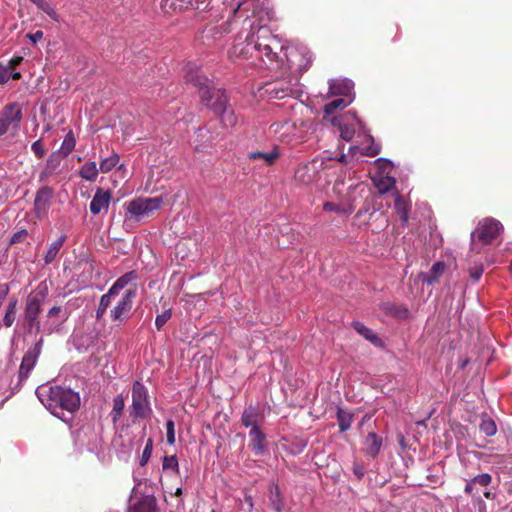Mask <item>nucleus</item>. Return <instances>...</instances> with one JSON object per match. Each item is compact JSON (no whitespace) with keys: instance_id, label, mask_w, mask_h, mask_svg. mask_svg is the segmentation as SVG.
Segmentation results:
<instances>
[{"instance_id":"f03ea898","label":"nucleus","mask_w":512,"mask_h":512,"mask_svg":"<svg viewBox=\"0 0 512 512\" xmlns=\"http://www.w3.org/2000/svg\"><path fill=\"white\" fill-rule=\"evenodd\" d=\"M184 78L187 83H191L198 88L201 102L220 117L224 127H233L237 124V116L228 105L225 92L221 89H215L210 80L201 74L197 65L188 63L184 68Z\"/></svg>"},{"instance_id":"a19ab883","label":"nucleus","mask_w":512,"mask_h":512,"mask_svg":"<svg viewBox=\"0 0 512 512\" xmlns=\"http://www.w3.org/2000/svg\"><path fill=\"white\" fill-rule=\"evenodd\" d=\"M33 4H35L41 11L46 13L51 19L54 21H58V14L56 13L55 9L52 5H50L45 0H30Z\"/></svg>"},{"instance_id":"37998d69","label":"nucleus","mask_w":512,"mask_h":512,"mask_svg":"<svg viewBox=\"0 0 512 512\" xmlns=\"http://www.w3.org/2000/svg\"><path fill=\"white\" fill-rule=\"evenodd\" d=\"M162 468L164 471L179 473V463L176 455L164 456L162 460Z\"/></svg>"},{"instance_id":"5701e85b","label":"nucleus","mask_w":512,"mask_h":512,"mask_svg":"<svg viewBox=\"0 0 512 512\" xmlns=\"http://www.w3.org/2000/svg\"><path fill=\"white\" fill-rule=\"evenodd\" d=\"M279 156L280 151L277 147H273L270 151L266 152L256 151L248 153V158L250 160H260L266 165L274 164Z\"/></svg>"},{"instance_id":"79ce46f5","label":"nucleus","mask_w":512,"mask_h":512,"mask_svg":"<svg viewBox=\"0 0 512 512\" xmlns=\"http://www.w3.org/2000/svg\"><path fill=\"white\" fill-rule=\"evenodd\" d=\"M114 300L115 299L112 296H110L108 293H105L100 297L99 305L96 310V318L97 319H101L104 316L107 308L111 305V303Z\"/></svg>"},{"instance_id":"aec40b11","label":"nucleus","mask_w":512,"mask_h":512,"mask_svg":"<svg viewBox=\"0 0 512 512\" xmlns=\"http://www.w3.org/2000/svg\"><path fill=\"white\" fill-rule=\"evenodd\" d=\"M137 279V274L134 271H130L119 277L113 285L109 288L108 294L114 299L127 285Z\"/></svg>"},{"instance_id":"6e6d98bb","label":"nucleus","mask_w":512,"mask_h":512,"mask_svg":"<svg viewBox=\"0 0 512 512\" xmlns=\"http://www.w3.org/2000/svg\"><path fill=\"white\" fill-rule=\"evenodd\" d=\"M27 37L33 44H36L43 38V32L41 30H38L35 33L27 34Z\"/></svg>"},{"instance_id":"20e7f679","label":"nucleus","mask_w":512,"mask_h":512,"mask_svg":"<svg viewBox=\"0 0 512 512\" xmlns=\"http://www.w3.org/2000/svg\"><path fill=\"white\" fill-rule=\"evenodd\" d=\"M361 186L362 184L360 182L353 180L351 177H349L348 183H346L344 180H337L333 190L341 199V202L338 204L333 202H326L323 206V209L325 211H333L347 215L351 214L355 208L353 204L355 197L352 196V192Z\"/></svg>"},{"instance_id":"dca6fc26","label":"nucleus","mask_w":512,"mask_h":512,"mask_svg":"<svg viewBox=\"0 0 512 512\" xmlns=\"http://www.w3.org/2000/svg\"><path fill=\"white\" fill-rule=\"evenodd\" d=\"M98 332L95 328L87 329L82 333L73 335V343L78 351H87L96 343Z\"/></svg>"},{"instance_id":"603ef678","label":"nucleus","mask_w":512,"mask_h":512,"mask_svg":"<svg viewBox=\"0 0 512 512\" xmlns=\"http://www.w3.org/2000/svg\"><path fill=\"white\" fill-rule=\"evenodd\" d=\"M28 235V232L27 230L23 229V230H20L16 233H14V235L12 236L11 238V244H15V243H19V242H22L25 240V238L27 237Z\"/></svg>"},{"instance_id":"a18cd8bd","label":"nucleus","mask_w":512,"mask_h":512,"mask_svg":"<svg viewBox=\"0 0 512 512\" xmlns=\"http://www.w3.org/2000/svg\"><path fill=\"white\" fill-rule=\"evenodd\" d=\"M152 451H153V439L148 438L146 441V445L143 449L140 461H139V464L141 466H145L148 463V461L152 455Z\"/></svg>"},{"instance_id":"3c124183","label":"nucleus","mask_w":512,"mask_h":512,"mask_svg":"<svg viewBox=\"0 0 512 512\" xmlns=\"http://www.w3.org/2000/svg\"><path fill=\"white\" fill-rule=\"evenodd\" d=\"M492 481V477L488 473H483L480 475H477L473 478V482L475 484H479L481 486H488Z\"/></svg>"},{"instance_id":"680f3d73","label":"nucleus","mask_w":512,"mask_h":512,"mask_svg":"<svg viewBox=\"0 0 512 512\" xmlns=\"http://www.w3.org/2000/svg\"><path fill=\"white\" fill-rule=\"evenodd\" d=\"M346 117H350L351 119H353L354 121H356V123L359 125V127L362 128L363 124L362 122L357 118L356 114L353 113V112H348V114L346 115Z\"/></svg>"},{"instance_id":"09e8293b","label":"nucleus","mask_w":512,"mask_h":512,"mask_svg":"<svg viewBox=\"0 0 512 512\" xmlns=\"http://www.w3.org/2000/svg\"><path fill=\"white\" fill-rule=\"evenodd\" d=\"M166 437L169 445H173L175 443V424L173 420H168L166 422Z\"/></svg>"},{"instance_id":"49530a36","label":"nucleus","mask_w":512,"mask_h":512,"mask_svg":"<svg viewBox=\"0 0 512 512\" xmlns=\"http://www.w3.org/2000/svg\"><path fill=\"white\" fill-rule=\"evenodd\" d=\"M172 311L171 309H167L163 311L161 314H158L155 319V325L157 330H161L167 321L171 318Z\"/></svg>"},{"instance_id":"e433bc0d","label":"nucleus","mask_w":512,"mask_h":512,"mask_svg":"<svg viewBox=\"0 0 512 512\" xmlns=\"http://www.w3.org/2000/svg\"><path fill=\"white\" fill-rule=\"evenodd\" d=\"M332 122L334 125H338L339 131H340V136L343 140L350 141L353 138L354 133H355V128L352 124L342 123L340 120H338L336 118L333 119Z\"/></svg>"},{"instance_id":"052dcab7","label":"nucleus","mask_w":512,"mask_h":512,"mask_svg":"<svg viewBox=\"0 0 512 512\" xmlns=\"http://www.w3.org/2000/svg\"><path fill=\"white\" fill-rule=\"evenodd\" d=\"M9 69L8 68H5L2 72H0V83H4V82H7L10 78V76L8 75L9 73Z\"/></svg>"},{"instance_id":"9b49d317","label":"nucleus","mask_w":512,"mask_h":512,"mask_svg":"<svg viewBox=\"0 0 512 512\" xmlns=\"http://www.w3.org/2000/svg\"><path fill=\"white\" fill-rule=\"evenodd\" d=\"M42 299L37 295L30 294L27 297L24 309V324L29 332L40 330V322L38 316L41 312Z\"/></svg>"},{"instance_id":"393cba45","label":"nucleus","mask_w":512,"mask_h":512,"mask_svg":"<svg viewBox=\"0 0 512 512\" xmlns=\"http://www.w3.org/2000/svg\"><path fill=\"white\" fill-rule=\"evenodd\" d=\"M17 303L18 300L16 297H10L9 301L5 307V313L2 319L3 325L6 328L11 327L15 320H16V313H17Z\"/></svg>"},{"instance_id":"1a4fd4ad","label":"nucleus","mask_w":512,"mask_h":512,"mask_svg":"<svg viewBox=\"0 0 512 512\" xmlns=\"http://www.w3.org/2000/svg\"><path fill=\"white\" fill-rule=\"evenodd\" d=\"M136 296L137 291L135 288L125 290L110 311L111 319L120 323L126 321L131 313Z\"/></svg>"},{"instance_id":"774afa93","label":"nucleus","mask_w":512,"mask_h":512,"mask_svg":"<svg viewBox=\"0 0 512 512\" xmlns=\"http://www.w3.org/2000/svg\"><path fill=\"white\" fill-rule=\"evenodd\" d=\"M346 157H347V156H346L345 154H342V155L338 158V161H339V162H345Z\"/></svg>"},{"instance_id":"864d4df0","label":"nucleus","mask_w":512,"mask_h":512,"mask_svg":"<svg viewBox=\"0 0 512 512\" xmlns=\"http://www.w3.org/2000/svg\"><path fill=\"white\" fill-rule=\"evenodd\" d=\"M483 266L482 265H479V266H475L473 268L470 269L469 273H470V277L474 280V281H478L482 274H483Z\"/></svg>"},{"instance_id":"4be33fe9","label":"nucleus","mask_w":512,"mask_h":512,"mask_svg":"<svg viewBox=\"0 0 512 512\" xmlns=\"http://www.w3.org/2000/svg\"><path fill=\"white\" fill-rule=\"evenodd\" d=\"M128 512H158L157 502L153 496H144L137 503L130 506Z\"/></svg>"},{"instance_id":"a878e982","label":"nucleus","mask_w":512,"mask_h":512,"mask_svg":"<svg viewBox=\"0 0 512 512\" xmlns=\"http://www.w3.org/2000/svg\"><path fill=\"white\" fill-rule=\"evenodd\" d=\"M373 182L380 194H386L395 187V179L388 175H376Z\"/></svg>"},{"instance_id":"c85d7f7f","label":"nucleus","mask_w":512,"mask_h":512,"mask_svg":"<svg viewBox=\"0 0 512 512\" xmlns=\"http://www.w3.org/2000/svg\"><path fill=\"white\" fill-rule=\"evenodd\" d=\"M257 418V410L253 407H249L245 409L244 412L242 413L241 423L246 428H250V430L259 429Z\"/></svg>"},{"instance_id":"412c9836","label":"nucleus","mask_w":512,"mask_h":512,"mask_svg":"<svg viewBox=\"0 0 512 512\" xmlns=\"http://www.w3.org/2000/svg\"><path fill=\"white\" fill-rule=\"evenodd\" d=\"M249 436L251 438V442L249 444L251 450L257 456L263 455L265 452V434L260 429H254L250 430Z\"/></svg>"},{"instance_id":"ddd939ff","label":"nucleus","mask_w":512,"mask_h":512,"mask_svg":"<svg viewBox=\"0 0 512 512\" xmlns=\"http://www.w3.org/2000/svg\"><path fill=\"white\" fill-rule=\"evenodd\" d=\"M53 190L50 187H42L36 193L34 200V211L38 218L44 217L51 205V199L53 197Z\"/></svg>"},{"instance_id":"13d9d810","label":"nucleus","mask_w":512,"mask_h":512,"mask_svg":"<svg viewBox=\"0 0 512 512\" xmlns=\"http://www.w3.org/2000/svg\"><path fill=\"white\" fill-rule=\"evenodd\" d=\"M379 152H380V147H379L378 145H374V146L368 147V148L363 152V154L370 155V156H375V155H377Z\"/></svg>"},{"instance_id":"f3484780","label":"nucleus","mask_w":512,"mask_h":512,"mask_svg":"<svg viewBox=\"0 0 512 512\" xmlns=\"http://www.w3.org/2000/svg\"><path fill=\"white\" fill-rule=\"evenodd\" d=\"M315 164L302 163L295 170V179L302 184H310L316 178Z\"/></svg>"},{"instance_id":"f704fd0d","label":"nucleus","mask_w":512,"mask_h":512,"mask_svg":"<svg viewBox=\"0 0 512 512\" xmlns=\"http://www.w3.org/2000/svg\"><path fill=\"white\" fill-rule=\"evenodd\" d=\"M125 407V400L122 395L113 398V408L110 413L112 421L116 423L122 416Z\"/></svg>"},{"instance_id":"473e14b6","label":"nucleus","mask_w":512,"mask_h":512,"mask_svg":"<svg viewBox=\"0 0 512 512\" xmlns=\"http://www.w3.org/2000/svg\"><path fill=\"white\" fill-rule=\"evenodd\" d=\"M99 171L100 170H98L96 163L94 161H91L85 163L81 167L79 175L87 181H94L97 178Z\"/></svg>"},{"instance_id":"5fc2aeb1","label":"nucleus","mask_w":512,"mask_h":512,"mask_svg":"<svg viewBox=\"0 0 512 512\" xmlns=\"http://www.w3.org/2000/svg\"><path fill=\"white\" fill-rule=\"evenodd\" d=\"M353 473L358 479H361L365 474V469L361 464L354 463Z\"/></svg>"},{"instance_id":"6ab92c4d","label":"nucleus","mask_w":512,"mask_h":512,"mask_svg":"<svg viewBox=\"0 0 512 512\" xmlns=\"http://www.w3.org/2000/svg\"><path fill=\"white\" fill-rule=\"evenodd\" d=\"M137 279V274L134 271H130L119 277L113 285L109 288L108 294L114 299L127 285Z\"/></svg>"},{"instance_id":"b1692460","label":"nucleus","mask_w":512,"mask_h":512,"mask_svg":"<svg viewBox=\"0 0 512 512\" xmlns=\"http://www.w3.org/2000/svg\"><path fill=\"white\" fill-rule=\"evenodd\" d=\"M62 158L63 157L58 152H53L49 156L45 168L39 175L40 181H46V179L59 167Z\"/></svg>"},{"instance_id":"f257e3e1","label":"nucleus","mask_w":512,"mask_h":512,"mask_svg":"<svg viewBox=\"0 0 512 512\" xmlns=\"http://www.w3.org/2000/svg\"><path fill=\"white\" fill-rule=\"evenodd\" d=\"M247 45L236 46L237 55L253 54L252 50L260 54L261 60L268 68L285 67L290 76L281 77L264 85V93L270 98L283 99L297 97L301 92L299 88L300 75L306 71L312 62V55L306 48H290L270 29L259 28L257 39L254 36L247 39Z\"/></svg>"},{"instance_id":"bb28decb","label":"nucleus","mask_w":512,"mask_h":512,"mask_svg":"<svg viewBox=\"0 0 512 512\" xmlns=\"http://www.w3.org/2000/svg\"><path fill=\"white\" fill-rule=\"evenodd\" d=\"M66 238H67V236L65 234H61L55 241H53L49 245L48 250L44 257L45 264H51L55 260L57 254L59 253L60 249L64 245Z\"/></svg>"},{"instance_id":"2eb2a0df","label":"nucleus","mask_w":512,"mask_h":512,"mask_svg":"<svg viewBox=\"0 0 512 512\" xmlns=\"http://www.w3.org/2000/svg\"><path fill=\"white\" fill-rule=\"evenodd\" d=\"M111 201L110 191L98 188L91 200L90 211L93 215H98L102 211L107 212Z\"/></svg>"},{"instance_id":"0eeeda50","label":"nucleus","mask_w":512,"mask_h":512,"mask_svg":"<svg viewBox=\"0 0 512 512\" xmlns=\"http://www.w3.org/2000/svg\"><path fill=\"white\" fill-rule=\"evenodd\" d=\"M503 230L502 224L494 218H485L479 221L475 231L471 233V239L474 243L477 239L483 244H490L498 238Z\"/></svg>"},{"instance_id":"338daca9","label":"nucleus","mask_w":512,"mask_h":512,"mask_svg":"<svg viewBox=\"0 0 512 512\" xmlns=\"http://www.w3.org/2000/svg\"><path fill=\"white\" fill-rule=\"evenodd\" d=\"M207 134V131L204 129H198L197 131V137L198 138H204Z\"/></svg>"},{"instance_id":"0e129e2a","label":"nucleus","mask_w":512,"mask_h":512,"mask_svg":"<svg viewBox=\"0 0 512 512\" xmlns=\"http://www.w3.org/2000/svg\"><path fill=\"white\" fill-rule=\"evenodd\" d=\"M475 483L473 482V479L471 481H469L466 486H465V492L468 493V494H471L472 491H473V487H474Z\"/></svg>"},{"instance_id":"c756f323","label":"nucleus","mask_w":512,"mask_h":512,"mask_svg":"<svg viewBox=\"0 0 512 512\" xmlns=\"http://www.w3.org/2000/svg\"><path fill=\"white\" fill-rule=\"evenodd\" d=\"M249 27H251V32L246 35L244 41L243 42H239V43H237L236 45L233 46V48H232V50L230 52L232 57L249 59V58H253L255 56V57H259L260 58V54L258 52L253 51V50H252V53H253L252 56H251V54L237 55V54L234 53V49H235L236 46L242 45V46L245 47L247 45V42H248L247 39L248 38L254 36V39H257L258 29L262 28L263 26L257 27L256 30H255L254 27H252V24H249ZM264 27L266 28V26H264ZM267 29H269V28L267 27Z\"/></svg>"},{"instance_id":"7ed1b4c3","label":"nucleus","mask_w":512,"mask_h":512,"mask_svg":"<svg viewBox=\"0 0 512 512\" xmlns=\"http://www.w3.org/2000/svg\"><path fill=\"white\" fill-rule=\"evenodd\" d=\"M36 394L41 403L56 417L64 420V412L72 414L80 406V396L71 388L55 386H40Z\"/></svg>"},{"instance_id":"f8f14e48","label":"nucleus","mask_w":512,"mask_h":512,"mask_svg":"<svg viewBox=\"0 0 512 512\" xmlns=\"http://www.w3.org/2000/svg\"><path fill=\"white\" fill-rule=\"evenodd\" d=\"M41 345H42V339H40L35 346L28 350L21 362L20 368H19V378L20 380H26L31 372V370L34 368L37 358L41 351Z\"/></svg>"},{"instance_id":"4d7b16f0","label":"nucleus","mask_w":512,"mask_h":512,"mask_svg":"<svg viewBox=\"0 0 512 512\" xmlns=\"http://www.w3.org/2000/svg\"><path fill=\"white\" fill-rule=\"evenodd\" d=\"M22 60H23V58L21 56L13 57L9 61V64L6 68H8L9 70H13L22 62Z\"/></svg>"},{"instance_id":"bf43d9fd","label":"nucleus","mask_w":512,"mask_h":512,"mask_svg":"<svg viewBox=\"0 0 512 512\" xmlns=\"http://www.w3.org/2000/svg\"><path fill=\"white\" fill-rule=\"evenodd\" d=\"M62 312V309L61 307L59 306H53L49 311H48V317H55V316H58L60 313Z\"/></svg>"},{"instance_id":"2f4dec72","label":"nucleus","mask_w":512,"mask_h":512,"mask_svg":"<svg viewBox=\"0 0 512 512\" xmlns=\"http://www.w3.org/2000/svg\"><path fill=\"white\" fill-rule=\"evenodd\" d=\"M76 140L72 131H69L61 144L60 149L57 151L62 157H67L75 148Z\"/></svg>"},{"instance_id":"cd10ccee","label":"nucleus","mask_w":512,"mask_h":512,"mask_svg":"<svg viewBox=\"0 0 512 512\" xmlns=\"http://www.w3.org/2000/svg\"><path fill=\"white\" fill-rule=\"evenodd\" d=\"M364 443L366 453L372 457H375L380 452L382 439L378 437L376 433L370 432L366 436Z\"/></svg>"},{"instance_id":"39448f33","label":"nucleus","mask_w":512,"mask_h":512,"mask_svg":"<svg viewBox=\"0 0 512 512\" xmlns=\"http://www.w3.org/2000/svg\"><path fill=\"white\" fill-rule=\"evenodd\" d=\"M269 130L276 140L291 146L300 143L306 134L303 123L297 125L296 122L288 120L271 124Z\"/></svg>"},{"instance_id":"a211bd4d","label":"nucleus","mask_w":512,"mask_h":512,"mask_svg":"<svg viewBox=\"0 0 512 512\" xmlns=\"http://www.w3.org/2000/svg\"><path fill=\"white\" fill-rule=\"evenodd\" d=\"M353 329L364 337L367 341H369L375 347H383V340L370 328L366 327L363 323L359 321H353L351 323Z\"/></svg>"},{"instance_id":"c9c22d12","label":"nucleus","mask_w":512,"mask_h":512,"mask_svg":"<svg viewBox=\"0 0 512 512\" xmlns=\"http://www.w3.org/2000/svg\"><path fill=\"white\" fill-rule=\"evenodd\" d=\"M479 429L487 437L494 436L497 432L496 423L487 415L482 416Z\"/></svg>"},{"instance_id":"6e6552de","label":"nucleus","mask_w":512,"mask_h":512,"mask_svg":"<svg viewBox=\"0 0 512 512\" xmlns=\"http://www.w3.org/2000/svg\"><path fill=\"white\" fill-rule=\"evenodd\" d=\"M162 203L163 200L161 197L137 198L126 202L125 207L131 218L140 219L150 216L161 207Z\"/></svg>"},{"instance_id":"72a5a7b5","label":"nucleus","mask_w":512,"mask_h":512,"mask_svg":"<svg viewBox=\"0 0 512 512\" xmlns=\"http://www.w3.org/2000/svg\"><path fill=\"white\" fill-rule=\"evenodd\" d=\"M352 414L342 408L337 409V421L341 432L347 431L352 424Z\"/></svg>"},{"instance_id":"69168bd1","label":"nucleus","mask_w":512,"mask_h":512,"mask_svg":"<svg viewBox=\"0 0 512 512\" xmlns=\"http://www.w3.org/2000/svg\"><path fill=\"white\" fill-rule=\"evenodd\" d=\"M8 75L14 79V80H18L21 78V73L20 72H11V70L9 71Z\"/></svg>"},{"instance_id":"9d476101","label":"nucleus","mask_w":512,"mask_h":512,"mask_svg":"<svg viewBox=\"0 0 512 512\" xmlns=\"http://www.w3.org/2000/svg\"><path fill=\"white\" fill-rule=\"evenodd\" d=\"M22 119L21 108L16 103L6 105L0 112V136L10 129H18Z\"/></svg>"},{"instance_id":"de8ad7c7","label":"nucleus","mask_w":512,"mask_h":512,"mask_svg":"<svg viewBox=\"0 0 512 512\" xmlns=\"http://www.w3.org/2000/svg\"><path fill=\"white\" fill-rule=\"evenodd\" d=\"M172 3H178L180 9L198 8L206 0H171Z\"/></svg>"},{"instance_id":"58836bf2","label":"nucleus","mask_w":512,"mask_h":512,"mask_svg":"<svg viewBox=\"0 0 512 512\" xmlns=\"http://www.w3.org/2000/svg\"><path fill=\"white\" fill-rule=\"evenodd\" d=\"M120 157L117 153H112L109 157L104 158L100 162V168L99 170L102 173H108L110 172L114 167H116L119 164Z\"/></svg>"},{"instance_id":"4c0bfd02","label":"nucleus","mask_w":512,"mask_h":512,"mask_svg":"<svg viewBox=\"0 0 512 512\" xmlns=\"http://www.w3.org/2000/svg\"><path fill=\"white\" fill-rule=\"evenodd\" d=\"M394 196H395V209H396L397 213L399 214L402 223L406 224L409 219V209L407 207V204L405 203V201L402 199V197L398 193H395Z\"/></svg>"},{"instance_id":"e2e57ef3","label":"nucleus","mask_w":512,"mask_h":512,"mask_svg":"<svg viewBox=\"0 0 512 512\" xmlns=\"http://www.w3.org/2000/svg\"><path fill=\"white\" fill-rule=\"evenodd\" d=\"M245 502L247 503L248 505V508L249 510L251 511L254 507V503H253V499H252V496L250 495H245Z\"/></svg>"},{"instance_id":"c03bdc74","label":"nucleus","mask_w":512,"mask_h":512,"mask_svg":"<svg viewBox=\"0 0 512 512\" xmlns=\"http://www.w3.org/2000/svg\"><path fill=\"white\" fill-rule=\"evenodd\" d=\"M270 502L273 509L277 512H282L283 502L280 498L278 486L274 485L270 489Z\"/></svg>"},{"instance_id":"4468645a","label":"nucleus","mask_w":512,"mask_h":512,"mask_svg":"<svg viewBox=\"0 0 512 512\" xmlns=\"http://www.w3.org/2000/svg\"><path fill=\"white\" fill-rule=\"evenodd\" d=\"M354 83L350 79H335L329 81L328 96L354 97Z\"/></svg>"},{"instance_id":"ea45409f","label":"nucleus","mask_w":512,"mask_h":512,"mask_svg":"<svg viewBox=\"0 0 512 512\" xmlns=\"http://www.w3.org/2000/svg\"><path fill=\"white\" fill-rule=\"evenodd\" d=\"M444 269L445 264L443 262L434 263L430 270V275L424 277L422 281L428 284L434 283L439 278V276L444 272Z\"/></svg>"},{"instance_id":"7c9ffc66","label":"nucleus","mask_w":512,"mask_h":512,"mask_svg":"<svg viewBox=\"0 0 512 512\" xmlns=\"http://www.w3.org/2000/svg\"><path fill=\"white\" fill-rule=\"evenodd\" d=\"M353 100H354V97H349V98L341 97V98L335 99L325 105L324 113L326 116H328V115L332 114L337 109H343V108L347 107L348 105H350L353 102Z\"/></svg>"},{"instance_id":"8fccbe9b","label":"nucleus","mask_w":512,"mask_h":512,"mask_svg":"<svg viewBox=\"0 0 512 512\" xmlns=\"http://www.w3.org/2000/svg\"><path fill=\"white\" fill-rule=\"evenodd\" d=\"M31 150L33 151L35 156L39 159L43 158V156L45 155V149H44L41 139L32 143Z\"/></svg>"},{"instance_id":"423d86ee","label":"nucleus","mask_w":512,"mask_h":512,"mask_svg":"<svg viewBox=\"0 0 512 512\" xmlns=\"http://www.w3.org/2000/svg\"><path fill=\"white\" fill-rule=\"evenodd\" d=\"M151 413L150 402L146 387L139 381H135L132 386V404L130 416L133 422L138 419L147 418Z\"/></svg>"}]
</instances>
